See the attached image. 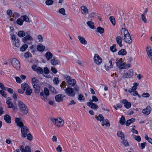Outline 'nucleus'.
I'll return each mask as SVG.
<instances>
[{
	"label": "nucleus",
	"instance_id": "obj_34",
	"mask_svg": "<svg viewBox=\"0 0 152 152\" xmlns=\"http://www.w3.org/2000/svg\"><path fill=\"white\" fill-rule=\"evenodd\" d=\"M127 52L126 50L124 49H122L120 50L118 53V54L119 55H121L122 56H124L126 54Z\"/></svg>",
	"mask_w": 152,
	"mask_h": 152
},
{
	"label": "nucleus",
	"instance_id": "obj_9",
	"mask_svg": "<svg viewBox=\"0 0 152 152\" xmlns=\"http://www.w3.org/2000/svg\"><path fill=\"white\" fill-rule=\"evenodd\" d=\"M134 75V72L133 69H130L128 72L125 73L122 76L124 79L130 78Z\"/></svg>",
	"mask_w": 152,
	"mask_h": 152
},
{
	"label": "nucleus",
	"instance_id": "obj_13",
	"mask_svg": "<svg viewBox=\"0 0 152 152\" xmlns=\"http://www.w3.org/2000/svg\"><path fill=\"white\" fill-rule=\"evenodd\" d=\"M151 110V108L150 106H147L146 108L143 109L142 112L144 115H148L150 114Z\"/></svg>",
	"mask_w": 152,
	"mask_h": 152
},
{
	"label": "nucleus",
	"instance_id": "obj_35",
	"mask_svg": "<svg viewBox=\"0 0 152 152\" xmlns=\"http://www.w3.org/2000/svg\"><path fill=\"white\" fill-rule=\"evenodd\" d=\"M32 86H35L39 82L38 80L37 79L36 77H33L31 80Z\"/></svg>",
	"mask_w": 152,
	"mask_h": 152
},
{
	"label": "nucleus",
	"instance_id": "obj_3",
	"mask_svg": "<svg viewBox=\"0 0 152 152\" xmlns=\"http://www.w3.org/2000/svg\"><path fill=\"white\" fill-rule=\"evenodd\" d=\"M50 119L53 123L58 127H61L64 125V121L61 118H51Z\"/></svg>",
	"mask_w": 152,
	"mask_h": 152
},
{
	"label": "nucleus",
	"instance_id": "obj_44",
	"mask_svg": "<svg viewBox=\"0 0 152 152\" xmlns=\"http://www.w3.org/2000/svg\"><path fill=\"white\" fill-rule=\"evenodd\" d=\"M139 84L136 83H134L133 84V86L131 88L132 91H136L137 88V86Z\"/></svg>",
	"mask_w": 152,
	"mask_h": 152
},
{
	"label": "nucleus",
	"instance_id": "obj_32",
	"mask_svg": "<svg viewBox=\"0 0 152 152\" xmlns=\"http://www.w3.org/2000/svg\"><path fill=\"white\" fill-rule=\"evenodd\" d=\"M21 19H23V21H25L28 23H30L29 19L28 17L26 15H24L21 17Z\"/></svg>",
	"mask_w": 152,
	"mask_h": 152
},
{
	"label": "nucleus",
	"instance_id": "obj_12",
	"mask_svg": "<svg viewBox=\"0 0 152 152\" xmlns=\"http://www.w3.org/2000/svg\"><path fill=\"white\" fill-rule=\"evenodd\" d=\"M94 62L97 64H99L102 62V58L97 54H95L94 57Z\"/></svg>",
	"mask_w": 152,
	"mask_h": 152
},
{
	"label": "nucleus",
	"instance_id": "obj_1",
	"mask_svg": "<svg viewBox=\"0 0 152 152\" xmlns=\"http://www.w3.org/2000/svg\"><path fill=\"white\" fill-rule=\"evenodd\" d=\"M15 121L17 125L21 128L22 137L24 138L26 137V134L29 132L28 128L27 126L24 125L23 123L21 121L20 118H16Z\"/></svg>",
	"mask_w": 152,
	"mask_h": 152
},
{
	"label": "nucleus",
	"instance_id": "obj_58",
	"mask_svg": "<svg viewBox=\"0 0 152 152\" xmlns=\"http://www.w3.org/2000/svg\"><path fill=\"white\" fill-rule=\"evenodd\" d=\"M142 96L144 98H147L149 97L150 94L148 93H144L142 94Z\"/></svg>",
	"mask_w": 152,
	"mask_h": 152
},
{
	"label": "nucleus",
	"instance_id": "obj_61",
	"mask_svg": "<svg viewBox=\"0 0 152 152\" xmlns=\"http://www.w3.org/2000/svg\"><path fill=\"white\" fill-rule=\"evenodd\" d=\"M134 139L138 142H140L141 140V138L140 136L137 135L134 137Z\"/></svg>",
	"mask_w": 152,
	"mask_h": 152
},
{
	"label": "nucleus",
	"instance_id": "obj_23",
	"mask_svg": "<svg viewBox=\"0 0 152 152\" xmlns=\"http://www.w3.org/2000/svg\"><path fill=\"white\" fill-rule=\"evenodd\" d=\"M4 119L7 123L10 124L11 123V117L9 115H5L4 116Z\"/></svg>",
	"mask_w": 152,
	"mask_h": 152
},
{
	"label": "nucleus",
	"instance_id": "obj_28",
	"mask_svg": "<svg viewBox=\"0 0 152 152\" xmlns=\"http://www.w3.org/2000/svg\"><path fill=\"white\" fill-rule=\"evenodd\" d=\"M21 88L24 91L30 88L28 84L26 83H22L21 85Z\"/></svg>",
	"mask_w": 152,
	"mask_h": 152
},
{
	"label": "nucleus",
	"instance_id": "obj_14",
	"mask_svg": "<svg viewBox=\"0 0 152 152\" xmlns=\"http://www.w3.org/2000/svg\"><path fill=\"white\" fill-rule=\"evenodd\" d=\"M77 38L80 42L82 44L85 45L87 44V42L85 38L79 35L78 36Z\"/></svg>",
	"mask_w": 152,
	"mask_h": 152
},
{
	"label": "nucleus",
	"instance_id": "obj_16",
	"mask_svg": "<svg viewBox=\"0 0 152 152\" xmlns=\"http://www.w3.org/2000/svg\"><path fill=\"white\" fill-rule=\"evenodd\" d=\"M81 12L83 15H86L88 13V10L87 7L84 6L81 7Z\"/></svg>",
	"mask_w": 152,
	"mask_h": 152
},
{
	"label": "nucleus",
	"instance_id": "obj_57",
	"mask_svg": "<svg viewBox=\"0 0 152 152\" xmlns=\"http://www.w3.org/2000/svg\"><path fill=\"white\" fill-rule=\"evenodd\" d=\"M53 81L54 84L57 85L58 84L59 81L58 77H55L53 78Z\"/></svg>",
	"mask_w": 152,
	"mask_h": 152
},
{
	"label": "nucleus",
	"instance_id": "obj_51",
	"mask_svg": "<svg viewBox=\"0 0 152 152\" xmlns=\"http://www.w3.org/2000/svg\"><path fill=\"white\" fill-rule=\"evenodd\" d=\"M27 139L29 141L32 140L33 139V137L31 134L28 133L26 134Z\"/></svg>",
	"mask_w": 152,
	"mask_h": 152
},
{
	"label": "nucleus",
	"instance_id": "obj_41",
	"mask_svg": "<svg viewBox=\"0 0 152 152\" xmlns=\"http://www.w3.org/2000/svg\"><path fill=\"white\" fill-rule=\"evenodd\" d=\"M125 122V117L124 116L122 115L119 121V123L123 125L124 124Z\"/></svg>",
	"mask_w": 152,
	"mask_h": 152
},
{
	"label": "nucleus",
	"instance_id": "obj_43",
	"mask_svg": "<svg viewBox=\"0 0 152 152\" xmlns=\"http://www.w3.org/2000/svg\"><path fill=\"white\" fill-rule=\"evenodd\" d=\"M96 31L101 34L104 32V31L103 28L100 27H98L96 29Z\"/></svg>",
	"mask_w": 152,
	"mask_h": 152
},
{
	"label": "nucleus",
	"instance_id": "obj_18",
	"mask_svg": "<svg viewBox=\"0 0 152 152\" xmlns=\"http://www.w3.org/2000/svg\"><path fill=\"white\" fill-rule=\"evenodd\" d=\"M122 103L124 104V106L126 108L129 109L130 108L131 106V103L128 102L126 99H124L122 101Z\"/></svg>",
	"mask_w": 152,
	"mask_h": 152
},
{
	"label": "nucleus",
	"instance_id": "obj_62",
	"mask_svg": "<svg viewBox=\"0 0 152 152\" xmlns=\"http://www.w3.org/2000/svg\"><path fill=\"white\" fill-rule=\"evenodd\" d=\"M24 56L26 57H31L32 55L29 52H27L25 54Z\"/></svg>",
	"mask_w": 152,
	"mask_h": 152
},
{
	"label": "nucleus",
	"instance_id": "obj_19",
	"mask_svg": "<svg viewBox=\"0 0 152 152\" xmlns=\"http://www.w3.org/2000/svg\"><path fill=\"white\" fill-rule=\"evenodd\" d=\"M122 38L120 36L117 37L116 38L117 43L119 45L120 47H121L123 45L122 44Z\"/></svg>",
	"mask_w": 152,
	"mask_h": 152
},
{
	"label": "nucleus",
	"instance_id": "obj_55",
	"mask_svg": "<svg viewBox=\"0 0 152 152\" xmlns=\"http://www.w3.org/2000/svg\"><path fill=\"white\" fill-rule=\"evenodd\" d=\"M44 92L46 96H48L49 95V90L47 88H44Z\"/></svg>",
	"mask_w": 152,
	"mask_h": 152
},
{
	"label": "nucleus",
	"instance_id": "obj_20",
	"mask_svg": "<svg viewBox=\"0 0 152 152\" xmlns=\"http://www.w3.org/2000/svg\"><path fill=\"white\" fill-rule=\"evenodd\" d=\"M51 64L53 65L56 66L58 65L59 63V61L58 60H56V58L53 57V58L50 61Z\"/></svg>",
	"mask_w": 152,
	"mask_h": 152
},
{
	"label": "nucleus",
	"instance_id": "obj_2",
	"mask_svg": "<svg viewBox=\"0 0 152 152\" xmlns=\"http://www.w3.org/2000/svg\"><path fill=\"white\" fill-rule=\"evenodd\" d=\"M20 111L23 115L27 114L28 112V109L27 106L21 101H18V103Z\"/></svg>",
	"mask_w": 152,
	"mask_h": 152
},
{
	"label": "nucleus",
	"instance_id": "obj_40",
	"mask_svg": "<svg viewBox=\"0 0 152 152\" xmlns=\"http://www.w3.org/2000/svg\"><path fill=\"white\" fill-rule=\"evenodd\" d=\"M26 34V33L24 31H21L18 32V34L19 37H22L25 36Z\"/></svg>",
	"mask_w": 152,
	"mask_h": 152
},
{
	"label": "nucleus",
	"instance_id": "obj_59",
	"mask_svg": "<svg viewBox=\"0 0 152 152\" xmlns=\"http://www.w3.org/2000/svg\"><path fill=\"white\" fill-rule=\"evenodd\" d=\"M37 37L39 42H42L43 41V38L41 35H38Z\"/></svg>",
	"mask_w": 152,
	"mask_h": 152
},
{
	"label": "nucleus",
	"instance_id": "obj_26",
	"mask_svg": "<svg viewBox=\"0 0 152 152\" xmlns=\"http://www.w3.org/2000/svg\"><path fill=\"white\" fill-rule=\"evenodd\" d=\"M34 88V91L35 93H38L40 91V87L38 84H37L35 86H33Z\"/></svg>",
	"mask_w": 152,
	"mask_h": 152
},
{
	"label": "nucleus",
	"instance_id": "obj_49",
	"mask_svg": "<svg viewBox=\"0 0 152 152\" xmlns=\"http://www.w3.org/2000/svg\"><path fill=\"white\" fill-rule=\"evenodd\" d=\"M123 62V61H122V59H120L116 62V65L119 66V67L120 68V66L122 64Z\"/></svg>",
	"mask_w": 152,
	"mask_h": 152
},
{
	"label": "nucleus",
	"instance_id": "obj_54",
	"mask_svg": "<svg viewBox=\"0 0 152 152\" xmlns=\"http://www.w3.org/2000/svg\"><path fill=\"white\" fill-rule=\"evenodd\" d=\"M53 3V0H47L45 1L46 4L48 5H50L52 4Z\"/></svg>",
	"mask_w": 152,
	"mask_h": 152
},
{
	"label": "nucleus",
	"instance_id": "obj_45",
	"mask_svg": "<svg viewBox=\"0 0 152 152\" xmlns=\"http://www.w3.org/2000/svg\"><path fill=\"white\" fill-rule=\"evenodd\" d=\"M109 19L112 24L114 26H115V21L114 17L113 16H111L109 18Z\"/></svg>",
	"mask_w": 152,
	"mask_h": 152
},
{
	"label": "nucleus",
	"instance_id": "obj_22",
	"mask_svg": "<svg viewBox=\"0 0 152 152\" xmlns=\"http://www.w3.org/2000/svg\"><path fill=\"white\" fill-rule=\"evenodd\" d=\"M130 67V66L129 64H126L124 62L120 66L119 69H124Z\"/></svg>",
	"mask_w": 152,
	"mask_h": 152
},
{
	"label": "nucleus",
	"instance_id": "obj_33",
	"mask_svg": "<svg viewBox=\"0 0 152 152\" xmlns=\"http://www.w3.org/2000/svg\"><path fill=\"white\" fill-rule=\"evenodd\" d=\"M128 92L132 95L133 96H137L138 95V93L136 91H132L131 88L128 90Z\"/></svg>",
	"mask_w": 152,
	"mask_h": 152
},
{
	"label": "nucleus",
	"instance_id": "obj_7",
	"mask_svg": "<svg viewBox=\"0 0 152 152\" xmlns=\"http://www.w3.org/2000/svg\"><path fill=\"white\" fill-rule=\"evenodd\" d=\"M12 66L16 69H19L20 67V63L19 61L16 58H13L11 61Z\"/></svg>",
	"mask_w": 152,
	"mask_h": 152
},
{
	"label": "nucleus",
	"instance_id": "obj_64",
	"mask_svg": "<svg viewBox=\"0 0 152 152\" xmlns=\"http://www.w3.org/2000/svg\"><path fill=\"white\" fill-rule=\"evenodd\" d=\"M44 71L45 73L46 74H48L50 72V71L49 69L47 67H45L44 68Z\"/></svg>",
	"mask_w": 152,
	"mask_h": 152
},
{
	"label": "nucleus",
	"instance_id": "obj_31",
	"mask_svg": "<svg viewBox=\"0 0 152 152\" xmlns=\"http://www.w3.org/2000/svg\"><path fill=\"white\" fill-rule=\"evenodd\" d=\"M117 136L121 138V139L123 140L125 137L124 134L122 131H119L117 133Z\"/></svg>",
	"mask_w": 152,
	"mask_h": 152
},
{
	"label": "nucleus",
	"instance_id": "obj_10",
	"mask_svg": "<svg viewBox=\"0 0 152 152\" xmlns=\"http://www.w3.org/2000/svg\"><path fill=\"white\" fill-rule=\"evenodd\" d=\"M65 78L67 80L68 85L72 86L75 85L76 83V81L75 79L71 80L70 76H66L65 77Z\"/></svg>",
	"mask_w": 152,
	"mask_h": 152
},
{
	"label": "nucleus",
	"instance_id": "obj_17",
	"mask_svg": "<svg viewBox=\"0 0 152 152\" xmlns=\"http://www.w3.org/2000/svg\"><path fill=\"white\" fill-rule=\"evenodd\" d=\"M87 104L89 107L94 110L98 108V106L95 103L92 102H87Z\"/></svg>",
	"mask_w": 152,
	"mask_h": 152
},
{
	"label": "nucleus",
	"instance_id": "obj_21",
	"mask_svg": "<svg viewBox=\"0 0 152 152\" xmlns=\"http://www.w3.org/2000/svg\"><path fill=\"white\" fill-rule=\"evenodd\" d=\"M121 32L122 35V33L123 34L124 37L127 36V35L128 36L130 35V34L128 32V31L124 28H121Z\"/></svg>",
	"mask_w": 152,
	"mask_h": 152
},
{
	"label": "nucleus",
	"instance_id": "obj_8",
	"mask_svg": "<svg viewBox=\"0 0 152 152\" xmlns=\"http://www.w3.org/2000/svg\"><path fill=\"white\" fill-rule=\"evenodd\" d=\"M32 69L36 72L38 75L42 74L44 72L43 69L40 67H38L35 64L31 66Z\"/></svg>",
	"mask_w": 152,
	"mask_h": 152
},
{
	"label": "nucleus",
	"instance_id": "obj_37",
	"mask_svg": "<svg viewBox=\"0 0 152 152\" xmlns=\"http://www.w3.org/2000/svg\"><path fill=\"white\" fill-rule=\"evenodd\" d=\"M95 118L97 119V120L99 121L100 122L102 121L104 119V117L102 115L99 114L98 116L96 115L95 116Z\"/></svg>",
	"mask_w": 152,
	"mask_h": 152
},
{
	"label": "nucleus",
	"instance_id": "obj_53",
	"mask_svg": "<svg viewBox=\"0 0 152 152\" xmlns=\"http://www.w3.org/2000/svg\"><path fill=\"white\" fill-rule=\"evenodd\" d=\"M23 20H22L20 18H18L16 21L17 23L20 26H21L23 24Z\"/></svg>",
	"mask_w": 152,
	"mask_h": 152
},
{
	"label": "nucleus",
	"instance_id": "obj_24",
	"mask_svg": "<svg viewBox=\"0 0 152 152\" xmlns=\"http://www.w3.org/2000/svg\"><path fill=\"white\" fill-rule=\"evenodd\" d=\"M62 94H59L55 96L56 101L57 102H59L63 100V98L61 97Z\"/></svg>",
	"mask_w": 152,
	"mask_h": 152
},
{
	"label": "nucleus",
	"instance_id": "obj_11",
	"mask_svg": "<svg viewBox=\"0 0 152 152\" xmlns=\"http://www.w3.org/2000/svg\"><path fill=\"white\" fill-rule=\"evenodd\" d=\"M147 54L152 63V50L150 46H147L146 48Z\"/></svg>",
	"mask_w": 152,
	"mask_h": 152
},
{
	"label": "nucleus",
	"instance_id": "obj_6",
	"mask_svg": "<svg viewBox=\"0 0 152 152\" xmlns=\"http://www.w3.org/2000/svg\"><path fill=\"white\" fill-rule=\"evenodd\" d=\"M6 103L7 105V107L9 108H11L13 110H17V107L16 106H14L12 102V99L10 97H8L7 98Z\"/></svg>",
	"mask_w": 152,
	"mask_h": 152
},
{
	"label": "nucleus",
	"instance_id": "obj_60",
	"mask_svg": "<svg viewBox=\"0 0 152 152\" xmlns=\"http://www.w3.org/2000/svg\"><path fill=\"white\" fill-rule=\"evenodd\" d=\"M54 20V19L53 18H51L48 20V23L51 25H54L55 23Z\"/></svg>",
	"mask_w": 152,
	"mask_h": 152
},
{
	"label": "nucleus",
	"instance_id": "obj_56",
	"mask_svg": "<svg viewBox=\"0 0 152 152\" xmlns=\"http://www.w3.org/2000/svg\"><path fill=\"white\" fill-rule=\"evenodd\" d=\"M24 150H26V152H31V148L28 145H26L25 147V148H24Z\"/></svg>",
	"mask_w": 152,
	"mask_h": 152
},
{
	"label": "nucleus",
	"instance_id": "obj_4",
	"mask_svg": "<svg viewBox=\"0 0 152 152\" xmlns=\"http://www.w3.org/2000/svg\"><path fill=\"white\" fill-rule=\"evenodd\" d=\"M31 32L29 31H28L26 32V35L22 39V41L24 43H27L28 44H32V42L31 41L30 43L27 42L28 41H31L33 40V37L30 35Z\"/></svg>",
	"mask_w": 152,
	"mask_h": 152
},
{
	"label": "nucleus",
	"instance_id": "obj_36",
	"mask_svg": "<svg viewBox=\"0 0 152 152\" xmlns=\"http://www.w3.org/2000/svg\"><path fill=\"white\" fill-rule=\"evenodd\" d=\"M122 141L121 142V143L122 145H123L124 146L126 147H127L129 146V144L128 142L127 141V140H125L124 139L122 140Z\"/></svg>",
	"mask_w": 152,
	"mask_h": 152
},
{
	"label": "nucleus",
	"instance_id": "obj_15",
	"mask_svg": "<svg viewBox=\"0 0 152 152\" xmlns=\"http://www.w3.org/2000/svg\"><path fill=\"white\" fill-rule=\"evenodd\" d=\"M124 41L126 43L130 44L132 42V39H131L130 35L125 36L124 39Z\"/></svg>",
	"mask_w": 152,
	"mask_h": 152
},
{
	"label": "nucleus",
	"instance_id": "obj_48",
	"mask_svg": "<svg viewBox=\"0 0 152 152\" xmlns=\"http://www.w3.org/2000/svg\"><path fill=\"white\" fill-rule=\"evenodd\" d=\"M139 147L141 149H143L145 148V146L146 145V143L145 142L142 143L140 144L139 143Z\"/></svg>",
	"mask_w": 152,
	"mask_h": 152
},
{
	"label": "nucleus",
	"instance_id": "obj_27",
	"mask_svg": "<svg viewBox=\"0 0 152 152\" xmlns=\"http://www.w3.org/2000/svg\"><path fill=\"white\" fill-rule=\"evenodd\" d=\"M45 56L46 58L48 61L52 58L53 54L50 52H48L46 53Z\"/></svg>",
	"mask_w": 152,
	"mask_h": 152
},
{
	"label": "nucleus",
	"instance_id": "obj_29",
	"mask_svg": "<svg viewBox=\"0 0 152 152\" xmlns=\"http://www.w3.org/2000/svg\"><path fill=\"white\" fill-rule=\"evenodd\" d=\"M135 121V119L134 118H131V119L127 120L126 123V125L127 126H129L131 123L134 122Z\"/></svg>",
	"mask_w": 152,
	"mask_h": 152
},
{
	"label": "nucleus",
	"instance_id": "obj_42",
	"mask_svg": "<svg viewBox=\"0 0 152 152\" xmlns=\"http://www.w3.org/2000/svg\"><path fill=\"white\" fill-rule=\"evenodd\" d=\"M26 90V91L25 92V94L27 95H31L32 92V89H31L30 87Z\"/></svg>",
	"mask_w": 152,
	"mask_h": 152
},
{
	"label": "nucleus",
	"instance_id": "obj_52",
	"mask_svg": "<svg viewBox=\"0 0 152 152\" xmlns=\"http://www.w3.org/2000/svg\"><path fill=\"white\" fill-rule=\"evenodd\" d=\"M65 11V9L64 8H61L59 11V12L62 14L63 15H66Z\"/></svg>",
	"mask_w": 152,
	"mask_h": 152
},
{
	"label": "nucleus",
	"instance_id": "obj_30",
	"mask_svg": "<svg viewBox=\"0 0 152 152\" xmlns=\"http://www.w3.org/2000/svg\"><path fill=\"white\" fill-rule=\"evenodd\" d=\"M45 48V46L42 44L38 45L37 46V50L39 51H44Z\"/></svg>",
	"mask_w": 152,
	"mask_h": 152
},
{
	"label": "nucleus",
	"instance_id": "obj_38",
	"mask_svg": "<svg viewBox=\"0 0 152 152\" xmlns=\"http://www.w3.org/2000/svg\"><path fill=\"white\" fill-rule=\"evenodd\" d=\"M49 89L50 91L52 93L56 94L57 93V92L56 89L53 86H49Z\"/></svg>",
	"mask_w": 152,
	"mask_h": 152
},
{
	"label": "nucleus",
	"instance_id": "obj_63",
	"mask_svg": "<svg viewBox=\"0 0 152 152\" xmlns=\"http://www.w3.org/2000/svg\"><path fill=\"white\" fill-rule=\"evenodd\" d=\"M78 99L79 100L81 101L84 100L85 98L83 95L80 94L78 96Z\"/></svg>",
	"mask_w": 152,
	"mask_h": 152
},
{
	"label": "nucleus",
	"instance_id": "obj_47",
	"mask_svg": "<svg viewBox=\"0 0 152 152\" xmlns=\"http://www.w3.org/2000/svg\"><path fill=\"white\" fill-rule=\"evenodd\" d=\"M115 46L116 45L113 44L112 46L110 47V49L112 52H113L117 51V50L115 48Z\"/></svg>",
	"mask_w": 152,
	"mask_h": 152
},
{
	"label": "nucleus",
	"instance_id": "obj_50",
	"mask_svg": "<svg viewBox=\"0 0 152 152\" xmlns=\"http://www.w3.org/2000/svg\"><path fill=\"white\" fill-rule=\"evenodd\" d=\"M14 44L15 46L17 48H19L20 46V44L19 40L18 39L15 40V41H14Z\"/></svg>",
	"mask_w": 152,
	"mask_h": 152
},
{
	"label": "nucleus",
	"instance_id": "obj_39",
	"mask_svg": "<svg viewBox=\"0 0 152 152\" xmlns=\"http://www.w3.org/2000/svg\"><path fill=\"white\" fill-rule=\"evenodd\" d=\"M102 123L107 127H110V124L108 119H105L102 121Z\"/></svg>",
	"mask_w": 152,
	"mask_h": 152
},
{
	"label": "nucleus",
	"instance_id": "obj_5",
	"mask_svg": "<svg viewBox=\"0 0 152 152\" xmlns=\"http://www.w3.org/2000/svg\"><path fill=\"white\" fill-rule=\"evenodd\" d=\"M65 93L68 96L74 97L75 94V92L73 88L71 87H67L64 90Z\"/></svg>",
	"mask_w": 152,
	"mask_h": 152
},
{
	"label": "nucleus",
	"instance_id": "obj_25",
	"mask_svg": "<svg viewBox=\"0 0 152 152\" xmlns=\"http://www.w3.org/2000/svg\"><path fill=\"white\" fill-rule=\"evenodd\" d=\"M86 24L91 29H94V23L93 22L91 21H88L86 23Z\"/></svg>",
	"mask_w": 152,
	"mask_h": 152
},
{
	"label": "nucleus",
	"instance_id": "obj_46",
	"mask_svg": "<svg viewBox=\"0 0 152 152\" xmlns=\"http://www.w3.org/2000/svg\"><path fill=\"white\" fill-rule=\"evenodd\" d=\"M28 47V45H27L24 44L20 48V50L22 51H24Z\"/></svg>",
	"mask_w": 152,
	"mask_h": 152
}]
</instances>
